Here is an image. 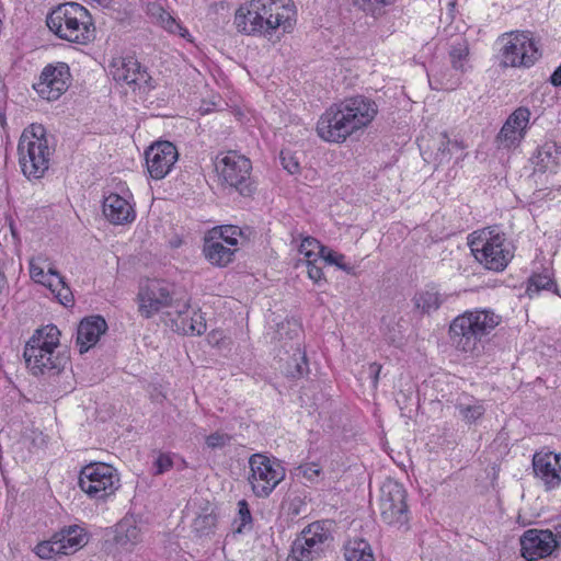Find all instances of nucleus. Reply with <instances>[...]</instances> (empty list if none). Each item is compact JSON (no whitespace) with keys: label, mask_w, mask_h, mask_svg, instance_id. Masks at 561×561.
I'll list each match as a JSON object with an SVG mask.
<instances>
[{"label":"nucleus","mask_w":561,"mask_h":561,"mask_svg":"<svg viewBox=\"0 0 561 561\" xmlns=\"http://www.w3.org/2000/svg\"><path fill=\"white\" fill-rule=\"evenodd\" d=\"M46 275H48L47 278H46V282H48V280L56 282V279L62 278L60 276V274L56 270H54L51 267L48 268V272H47Z\"/></svg>","instance_id":"obj_55"},{"label":"nucleus","mask_w":561,"mask_h":561,"mask_svg":"<svg viewBox=\"0 0 561 561\" xmlns=\"http://www.w3.org/2000/svg\"><path fill=\"white\" fill-rule=\"evenodd\" d=\"M59 336V329L49 324L37 329L27 341L23 356L34 376L58 375L69 364L67 352L57 351L60 348Z\"/></svg>","instance_id":"obj_3"},{"label":"nucleus","mask_w":561,"mask_h":561,"mask_svg":"<svg viewBox=\"0 0 561 561\" xmlns=\"http://www.w3.org/2000/svg\"><path fill=\"white\" fill-rule=\"evenodd\" d=\"M387 337H388V340H389L391 343H396V342L398 341L397 335H396L394 333H391V332H389V333L387 334Z\"/></svg>","instance_id":"obj_57"},{"label":"nucleus","mask_w":561,"mask_h":561,"mask_svg":"<svg viewBox=\"0 0 561 561\" xmlns=\"http://www.w3.org/2000/svg\"><path fill=\"white\" fill-rule=\"evenodd\" d=\"M512 243L495 229L471 242L476 259L492 271H503L513 259Z\"/></svg>","instance_id":"obj_8"},{"label":"nucleus","mask_w":561,"mask_h":561,"mask_svg":"<svg viewBox=\"0 0 561 561\" xmlns=\"http://www.w3.org/2000/svg\"><path fill=\"white\" fill-rule=\"evenodd\" d=\"M529 118L530 111L527 107L520 106L516 108L507 117L496 136L499 146L504 148L517 146L525 136Z\"/></svg>","instance_id":"obj_18"},{"label":"nucleus","mask_w":561,"mask_h":561,"mask_svg":"<svg viewBox=\"0 0 561 561\" xmlns=\"http://www.w3.org/2000/svg\"><path fill=\"white\" fill-rule=\"evenodd\" d=\"M553 280L547 275H534L529 279L527 287V294L531 297L534 294H538L542 289H550L553 286Z\"/></svg>","instance_id":"obj_40"},{"label":"nucleus","mask_w":561,"mask_h":561,"mask_svg":"<svg viewBox=\"0 0 561 561\" xmlns=\"http://www.w3.org/2000/svg\"><path fill=\"white\" fill-rule=\"evenodd\" d=\"M134 88L142 89L145 92H149L154 89L153 80L146 69H142L138 64V70L135 71L133 79H130Z\"/></svg>","instance_id":"obj_38"},{"label":"nucleus","mask_w":561,"mask_h":561,"mask_svg":"<svg viewBox=\"0 0 561 561\" xmlns=\"http://www.w3.org/2000/svg\"><path fill=\"white\" fill-rule=\"evenodd\" d=\"M293 360L295 362V365L291 367V365L288 364L287 374L291 378H299L304 376L308 371V360L306 354L298 351L296 354H294Z\"/></svg>","instance_id":"obj_39"},{"label":"nucleus","mask_w":561,"mask_h":561,"mask_svg":"<svg viewBox=\"0 0 561 561\" xmlns=\"http://www.w3.org/2000/svg\"><path fill=\"white\" fill-rule=\"evenodd\" d=\"M469 55V46L466 39L459 38L449 50L450 62L456 70L463 71V62Z\"/></svg>","instance_id":"obj_30"},{"label":"nucleus","mask_w":561,"mask_h":561,"mask_svg":"<svg viewBox=\"0 0 561 561\" xmlns=\"http://www.w3.org/2000/svg\"><path fill=\"white\" fill-rule=\"evenodd\" d=\"M554 531H557L558 540H559V546H561V525H557L554 527Z\"/></svg>","instance_id":"obj_58"},{"label":"nucleus","mask_w":561,"mask_h":561,"mask_svg":"<svg viewBox=\"0 0 561 561\" xmlns=\"http://www.w3.org/2000/svg\"><path fill=\"white\" fill-rule=\"evenodd\" d=\"M139 312L145 318H150L163 308L173 304V291L171 286L163 280H149L138 294Z\"/></svg>","instance_id":"obj_17"},{"label":"nucleus","mask_w":561,"mask_h":561,"mask_svg":"<svg viewBox=\"0 0 561 561\" xmlns=\"http://www.w3.org/2000/svg\"><path fill=\"white\" fill-rule=\"evenodd\" d=\"M138 60L131 56L114 58L110 64V73L116 82L131 85L135 71L138 70Z\"/></svg>","instance_id":"obj_25"},{"label":"nucleus","mask_w":561,"mask_h":561,"mask_svg":"<svg viewBox=\"0 0 561 561\" xmlns=\"http://www.w3.org/2000/svg\"><path fill=\"white\" fill-rule=\"evenodd\" d=\"M231 440V436L226 433L215 432L206 437V445L211 448H222Z\"/></svg>","instance_id":"obj_43"},{"label":"nucleus","mask_w":561,"mask_h":561,"mask_svg":"<svg viewBox=\"0 0 561 561\" xmlns=\"http://www.w3.org/2000/svg\"><path fill=\"white\" fill-rule=\"evenodd\" d=\"M173 467V460L168 454H160L154 461V474L160 476Z\"/></svg>","instance_id":"obj_45"},{"label":"nucleus","mask_w":561,"mask_h":561,"mask_svg":"<svg viewBox=\"0 0 561 561\" xmlns=\"http://www.w3.org/2000/svg\"><path fill=\"white\" fill-rule=\"evenodd\" d=\"M522 556L528 561H536L550 556L559 547L557 531L550 529H528L520 537Z\"/></svg>","instance_id":"obj_15"},{"label":"nucleus","mask_w":561,"mask_h":561,"mask_svg":"<svg viewBox=\"0 0 561 561\" xmlns=\"http://www.w3.org/2000/svg\"><path fill=\"white\" fill-rule=\"evenodd\" d=\"M70 79V68L66 62L49 64L43 69L34 89L41 98L55 101L68 90Z\"/></svg>","instance_id":"obj_14"},{"label":"nucleus","mask_w":561,"mask_h":561,"mask_svg":"<svg viewBox=\"0 0 561 561\" xmlns=\"http://www.w3.org/2000/svg\"><path fill=\"white\" fill-rule=\"evenodd\" d=\"M295 16L291 0H251L236 11L234 25L245 35L272 36L279 27L285 33L290 32Z\"/></svg>","instance_id":"obj_2"},{"label":"nucleus","mask_w":561,"mask_h":561,"mask_svg":"<svg viewBox=\"0 0 561 561\" xmlns=\"http://www.w3.org/2000/svg\"><path fill=\"white\" fill-rule=\"evenodd\" d=\"M533 468L546 490H552L561 484V454L536 453L533 457Z\"/></svg>","instance_id":"obj_19"},{"label":"nucleus","mask_w":561,"mask_h":561,"mask_svg":"<svg viewBox=\"0 0 561 561\" xmlns=\"http://www.w3.org/2000/svg\"><path fill=\"white\" fill-rule=\"evenodd\" d=\"M237 228L233 226H224L220 230V238L225 241V243L229 247H234L238 244L237 238L233 236L236 234Z\"/></svg>","instance_id":"obj_48"},{"label":"nucleus","mask_w":561,"mask_h":561,"mask_svg":"<svg viewBox=\"0 0 561 561\" xmlns=\"http://www.w3.org/2000/svg\"><path fill=\"white\" fill-rule=\"evenodd\" d=\"M176 147L167 140L152 144L145 152V160L149 175L153 180L165 178L178 161Z\"/></svg>","instance_id":"obj_16"},{"label":"nucleus","mask_w":561,"mask_h":561,"mask_svg":"<svg viewBox=\"0 0 561 561\" xmlns=\"http://www.w3.org/2000/svg\"><path fill=\"white\" fill-rule=\"evenodd\" d=\"M456 410L458 411L461 419L467 424H472L477 420H479L485 412L483 404L474 399H470L468 401L458 400L455 404Z\"/></svg>","instance_id":"obj_27"},{"label":"nucleus","mask_w":561,"mask_h":561,"mask_svg":"<svg viewBox=\"0 0 561 561\" xmlns=\"http://www.w3.org/2000/svg\"><path fill=\"white\" fill-rule=\"evenodd\" d=\"M415 305L419 309H422L424 312H431L437 310L443 299L435 288L427 289L423 293L417 294L414 297Z\"/></svg>","instance_id":"obj_29"},{"label":"nucleus","mask_w":561,"mask_h":561,"mask_svg":"<svg viewBox=\"0 0 561 561\" xmlns=\"http://www.w3.org/2000/svg\"><path fill=\"white\" fill-rule=\"evenodd\" d=\"M59 542L54 535L49 540L39 542L35 548L34 552L42 559H51L56 556L62 554L61 549H58Z\"/></svg>","instance_id":"obj_34"},{"label":"nucleus","mask_w":561,"mask_h":561,"mask_svg":"<svg viewBox=\"0 0 561 561\" xmlns=\"http://www.w3.org/2000/svg\"><path fill=\"white\" fill-rule=\"evenodd\" d=\"M331 520H317L309 524L291 545V557L296 561H313L319 558L333 538Z\"/></svg>","instance_id":"obj_10"},{"label":"nucleus","mask_w":561,"mask_h":561,"mask_svg":"<svg viewBox=\"0 0 561 561\" xmlns=\"http://www.w3.org/2000/svg\"><path fill=\"white\" fill-rule=\"evenodd\" d=\"M46 24L59 38L84 44L94 37L89 11L77 2L58 5L47 16Z\"/></svg>","instance_id":"obj_5"},{"label":"nucleus","mask_w":561,"mask_h":561,"mask_svg":"<svg viewBox=\"0 0 561 561\" xmlns=\"http://www.w3.org/2000/svg\"><path fill=\"white\" fill-rule=\"evenodd\" d=\"M553 149L554 145H545L538 150L535 158L536 170L545 172L551 169L552 164H557V158L552 154Z\"/></svg>","instance_id":"obj_32"},{"label":"nucleus","mask_w":561,"mask_h":561,"mask_svg":"<svg viewBox=\"0 0 561 561\" xmlns=\"http://www.w3.org/2000/svg\"><path fill=\"white\" fill-rule=\"evenodd\" d=\"M377 103L365 95L346 98L331 105L320 117L317 133L330 142H342L353 133L367 127L378 114Z\"/></svg>","instance_id":"obj_1"},{"label":"nucleus","mask_w":561,"mask_h":561,"mask_svg":"<svg viewBox=\"0 0 561 561\" xmlns=\"http://www.w3.org/2000/svg\"><path fill=\"white\" fill-rule=\"evenodd\" d=\"M550 83L554 87H561V65L552 72Z\"/></svg>","instance_id":"obj_53"},{"label":"nucleus","mask_w":561,"mask_h":561,"mask_svg":"<svg viewBox=\"0 0 561 561\" xmlns=\"http://www.w3.org/2000/svg\"><path fill=\"white\" fill-rule=\"evenodd\" d=\"M54 148L50 146L43 125L32 124L25 128L18 145L19 163L28 179H41L49 169Z\"/></svg>","instance_id":"obj_6"},{"label":"nucleus","mask_w":561,"mask_h":561,"mask_svg":"<svg viewBox=\"0 0 561 561\" xmlns=\"http://www.w3.org/2000/svg\"><path fill=\"white\" fill-rule=\"evenodd\" d=\"M148 14L156 20L157 23L161 24L163 19H167L170 13L167 12L159 3L148 4Z\"/></svg>","instance_id":"obj_46"},{"label":"nucleus","mask_w":561,"mask_h":561,"mask_svg":"<svg viewBox=\"0 0 561 561\" xmlns=\"http://www.w3.org/2000/svg\"><path fill=\"white\" fill-rule=\"evenodd\" d=\"M106 330V321L101 316L83 319L78 325L76 340L80 353L83 354L94 346Z\"/></svg>","instance_id":"obj_20"},{"label":"nucleus","mask_w":561,"mask_h":561,"mask_svg":"<svg viewBox=\"0 0 561 561\" xmlns=\"http://www.w3.org/2000/svg\"><path fill=\"white\" fill-rule=\"evenodd\" d=\"M396 0H352V4L375 19L386 13V7L392 5Z\"/></svg>","instance_id":"obj_28"},{"label":"nucleus","mask_w":561,"mask_h":561,"mask_svg":"<svg viewBox=\"0 0 561 561\" xmlns=\"http://www.w3.org/2000/svg\"><path fill=\"white\" fill-rule=\"evenodd\" d=\"M30 274L35 282L47 286L46 278L48 275L44 273V268L42 266L36 264L35 260L30 261Z\"/></svg>","instance_id":"obj_47"},{"label":"nucleus","mask_w":561,"mask_h":561,"mask_svg":"<svg viewBox=\"0 0 561 561\" xmlns=\"http://www.w3.org/2000/svg\"><path fill=\"white\" fill-rule=\"evenodd\" d=\"M103 215L113 225H125L134 221L136 213L127 199L118 194H110L103 201Z\"/></svg>","instance_id":"obj_21"},{"label":"nucleus","mask_w":561,"mask_h":561,"mask_svg":"<svg viewBox=\"0 0 561 561\" xmlns=\"http://www.w3.org/2000/svg\"><path fill=\"white\" fill-rule=\"evenodd\" d=\"M163 28L169 31L173 34H180L181 36H184L182 31H185L181 24L170 14L167 19L162 20V23L160 24Z\"/></svg>","instance_id":"obj_50"},{"label":"nucleus","mask_w":561,"mask_h":561,"mask_svg":"<svg viewBox=\"0 0 561 561\" xmlns=\"http://www.w3.org/2000/svg\"><path fill=\"white\" fill-rule=\"evenodd\" d=\"M381 371V365L377 363H371L368 367V373L370 377L373 378V385L376 387L379 379V374Z\"/></svg>","instance_id":"obj_52"},{"label":"nucleus","mask_w":561,"mask_h":561,"mask_svg":"<svg viewBox=\"0 0 561 561\" xmlns=\"http://www.w3.org/2000/svg\"><path fill=\"white\" fill-rule=\"evenodd\" d=\"M279 160L283 168L289 174H298L300 172L299 157L296 152H293L289 149H283L279 153Z\"/></svg>","instance_id":"obj_37"},{"label":"nucleus","mask_w":561,"mask_h":561,"mask_svg":"<svg viewBox=\"0 0 561 561\" xmlns=\"http://www.w3.org/2000/svg\"><path fill=\"white\" fill-rule=\"evenodd\" d=\"M47 287L56 296L58 301L68 307L73 304V295L69 286L65 283L64 278H58L56 282L48 280Z\"/></svg>","instance_id":"obj_31"},{"label":"nucleus","mask_w":561,"mask_h":561,"mask_svg":"<svg viewBox=\"0 0 561 561\" xmlns=\"http://www.w3.org/2000/svg\"><path fill=\"white\" fill-rule=\"evenodd\" d=\"M500 322L501 317L489 309L466 311L451 321L449 335L457 350L473 353Z\"/></svg>","instance_id":"obj_4"},{"label":"nucleus","mask_w":561,"mask_h":561,"mask_svg":"<svg viewBox=\"0 0 561 561\" xmlns=\"http://www.w3.org/2000/svg\"><path fill=\"white\" fill-rule=\"evenodd\" d=\"M318 262H320L319 256L307 259L308 276L316 283L321 280L323 276L322 266L318 265Z\"/></svg>","instance_id":"obj_44"},{"label":"nucleus","mask_w":561,"mask_h":561,"mask_svg":"<svg viewBox=\"0 0 561 561\" xmlns=\"http://www.w3.org/2000/svg\"><path fill=\"white\" fill-rule=\"evenodd\" d=\"M380 516L391 526L401 528L409 523L407 491L393 480L386 481L380 489Z\"/></svg>","instance_id":"obj_13"},{"label":"nucleus","mask_w":561,"mask_h":561,"mask_svg":"<svg viewBox=\"0 0 561 561\" xmlns=\"http://www.w3.org/2000/svg\"><path fill=\"white\" fill-rule=\"evenodd\" d=\"M117 470L105 462H91L79 473V488L90 499L105 500L121 486Z\"/></svg>","instance_id":"obj_7"},{"label":"nucleus","mask_w":561,"mask_h":561,"mask_svg":"<svg viewBox=\"0 0 561 561\" xmlns=\"http://www.w3.org/2000/svg\"><path fill=\"white\" fill-rule=\"evenodd\" d=\"M203 252L210 264L219 267L227 266L234 257V250L213 238L205 241Z\"/></svg>","instance_id":"obj_23"},{"label":"nucleus","mask_w":561,"mask_h":561,"mask_svg":"<svg viewBox=\"0 0 561 561\" xmlns=\"http://www.w3.org/2000/svg\"><path fill=\"white\" fill-rule=\"evenodd\" d=\"M217 518L213 514L199 515L194 519L193 529L199 536L210 535L216 527Z\"/></svg>","instance_id":"obj_33"},{"label":"nucleus","mask_w":561,"mask_h":561,"mask_svg":"<svg viewBox=\"0 0 561 561\" xmlns=\"http://www.w3.org/2000/svg\"><path fill=\"white\" fill-rule=\"evenodd\" d=\"M163 28L169 31L173 34H180L181 36H184L182 31H185L181 24L170 14L167 19L162 20V23L160 24Z\"/></svg>","instance_id":"obj_49"},{"label":"nucleus","mask_w":561,"mask_h":561,"mask_svg":"<svg viewBox=\"0 0 561 561\" xmlns=\"http://www.w3.org/2000/svg\"><path fill=\"white\" fill-rule=\"evenodd\" d=\"M249 465L251 469L249 482L259 497H267L285 478V468L278 460H271L264 455H252Z\"/></svg>","instance_id":"obj_11"},{"label":"nucleus","mask_w":561,"mask_h":561,"mask_svg":"<svg viewBox=\"0 0 561 561\" xmlns=\"http://www.w3.org/2000/svg\"><path fill=\"white\" fill-rule=\"evenodd\" d=\"M215 169L222 183L234 188L242 196H250L254 190L250 180L251 161L236 151L218 154Z\"/></svg>","instance_id":"obj_9"},{"label":"nucleus","mask_w":561,"mask_h":561,"mask_svg":"<svg viewBox=\"0 0 561 561\" xmlns=\"http://www.w3.org/2000/svg\"><path fill=\"white\" fill-rule=\"evenodd\" d=\"M319 257H320V263H322L324 261L329 264L336 265L337 267L341 263H343V260H344L343 254L333 252L332 250H330L328 248H327L325 253H321Z\"/></svg>","instance_id":"obj_51"},{"label":"nucleus","mask_w":561,"mask_h":561,"mask_svg":"<svg viewBox=\"0 0 561 561\" xmlns=\"http://www.w3.org/2000/svg\"><path fill=\"white\" fill-rule=\"evenodd\" d=\"M453 149H462V147L458 141L449 140L446 134H442V141L437 152V156H440L439 161L448 160Z\"/></svg>","instance_id":"obj_42"},{"label":"nucleus","mask_w":561,"mask_h":561,"mask_svg":"<svg viewBox=\"0 0 561 561\" xmlns=\"http://www.w3.org/2000/svg\"><path fill=\"white\" fill-rule=\"evenodd\" d=\"M179 318L175 321V325L179 331H182L187 335H202L207 330L206 319L204 314L198 311H193L188 314L187 311H178Z\"/></svg>","instance_id":"obj_24"},{"label":"nucleus","mask_w":561,"mask_h":561,"mask_svg":"<svg viewBox=\"0 0 561 561\" xmlns=\"http://www.w3.org/2000/svg\"><path fill=\"white\" fill-rule=\"evenodd\" d=\"M344 557L346 561H375L370 545L364 539L348 540Z\"/></svg>","instance_id":"obj_26"},{"label":"nucleus","mask_w":561,"mask_h":561,"mask_svg":"<svg viewBox=\"0 0 561 561\" xmlns=\"http://www.w3.org/2000/svg\"><path fill=\"white\" fill-rule=\"evenodd\" d=\"M139 541H140V530L136 526H129L126 528L124 534H122L119 531V534L117 535V542L121 546H127V545L134 546Z\"/></svg>","instance_id":"obj_41"},{"label":"nucleus","mask_w":561,"mask_h":561,"mask_svg":"<svg viewBox=\"0 0 561 561\" xmlns=\"http://www.w3.org/2000/svg\"><path fill=\"white\" fill-rule=\"evenodd\" d=\"M506 41L502 48L504 67H530L539 57L538 48L529 32H511L501 37Z\"/></svg>","instance_id":"obj_12"},{"label":"nucleus","mask_w":561,"mask_h":561,"mask_svg":"<svg viewBox=\"0 0 561 561\" xmlns=\"http://www.w3.org/2000/svg\"><path fill=\"white\" fill-rule=\"evenodd\" d=\"M320 473V469L317 468L316 465L313 466H310V467H307L305 470H304V476L311 479L313 476H318Z\"/></svg>","instance_id":"obj_54"},{"label":"nucleus","mask_w":561,"mask_h":561,"mask_svg":"<svg viewBox=\"0 0 561 561\" xmlns=\"http://www.w3.org/2000/svg\"><path fill=\"white\" fill-rule=\"evenodd\" d=\"M339 268H341V270L345 271V272H346V273H348V274H354V267H352V266H350V265H347V264L341 263V264L339 265Z\"/></svg>","instance_id":"obj_56"},{"label":"nucleus","mask_w":561,"mask_h":561,"mask_svg":"<svg viewBox=\"0 0 561 561\" xmlns=\"http://www.w3.org/2000/svg\"><path fill=\"white\" fill-rule=\"evenodd\" d=\"M59 542L58 549L65 556L82 549L90 540L89 531L82 525H69L55 534Z\"/></svg>","instance_id":"obj_22"},{"label":"nucleus","mask_w":561,"mask_h":561,"mask_svg":"<svg viewBox=\"0 0 561 561\" xmlns=\"http://www.w3.org/2000/svg\"><path fill=\"white\" fill-rule=\"evenodd\" d=\"M234 524H238L236 528V533L238 534H242L247 528H251L252 515L245 500L238 502V518L234 520Z\"/></svg>","instance_id":"obj_35"},{"label":"nucleus","mask_w":561,"mask_h":561,"mask_svg":"<svg viewBox=\"0 0 561 561\" xmlns=\"http://www.w3.org/2000/svg\"><path fill=\"white\" fill-rule=\"evenodd\" d=\"M327 247L322 245L317 239L307 237L302 240L299 252L307 259L320 256L321 253H325Z\"/></svg>","instance_id":"obj_36"}]
</instances>
